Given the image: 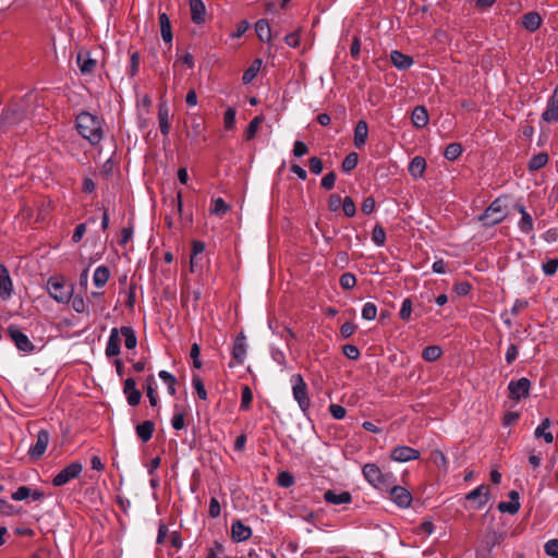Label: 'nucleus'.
Wrapping results in <instances>:
<instances>
[{
	"label": "nucleus",
	"instance_id": "obj_1",
	"mask_svg": "<svg viewBox=\"0 0 558 558\" xmlns=\"http://www.w3.org/2000/svg\"><path fill=\"white\" fill-rule=\"evenodd\" d=\"M75 128L92 146L98 145L104 138V120L88 111H81L76 116Z\"/></svg>",
	"mask_w": 558,
	"mask_h": 558
},
{
	"label": "nucleus",
	"instance_id": "obj_2",
	"mask_svg": "<svg viewBox=\"0 0 558 558\" xmlns=\"http://www.w3.org/2000/svg\"><path fill=\"white\" fill-rule=\"evenodd\" d=\"M362 474L369 485L380 492H388L389 487L397 483V477L393 473L383 472L376 463L364 464Z\"/></svg>",
	"mask_w": 558,
	"mask_h": 558
},
{
	"label": "nucleus",
	"instance_id": "obj_3",
	"mask_svg": "<svg viewBox=\"0 0 558 558\" xmlns=\"http://www.w3.org/2000/svg\"><path fill=\"white\" fill-rule=\"evenodd\" d=\"M505 207L504 201L498 197L489 204L482 215H480L478 220L484 227L498 225L507 217Z\"/></svg>",
	"mask_w": 558,
	"mask_h": 558
},
{
	"label": "nucleus",
	"instance_id": "obj_4",
	"mask_svg": "<svg viewBox=\"0 0 558 558\" xmlns=\"http://www.w3.org/2000/svg\"><path fill=\"white\" fill-rule=\"evenodd\" d=\"M292 393L294 400L298 402L301 411L306 414L311 407V399L308 397L307 385L304 381L301 374H294L291 376Z\"/></svg>",
	"mask_w": 558,
	"mask_h": 558
},
{
	"label": "nucleus",
	"instance_id": "obj_5",
	"mask_svg": "<svg viewBox=\"0 0 558 558\" xmlns=\"http://www.w3.org/2000/svg\"><path fill=\"white\" fill-rule=\"evenodd\" d=\"M47 291L52 299L62 303L68 302L72 294V288L59 278H50L47 281Z\"/></svg>",
	"mask_w": 558,
	"mask_h": 558
},
{
	"label": "nucleus",
	"instance_id": "obj_6",
	"mask_svg": "<svg viewBox=\"0 0 558 558\" xmlns=\"http://www.w3.org/2000/svg\"><path fill=\"white\" fill-rule=\"evenodd\" d=\"M83 471V464L78 461H74L62 469L53 478L52 485L56 487L63 486L70 481L78 477Z\"/></svg>",
	"mask_w": 558,
	"mask_h": 558
},
{
	"label": "nucleus",
	"instance_id": "obj_7",
	"mask_svg": "<svg viewBox=\"0 0 558 558\" xmlns=\"http://www.w3.org/2000/svg\"><path fill=\"white\" fill-rule=\"evenodd\" d=\"M390 499L399 507L407 509L411 506L413 500L412 494L404 487L397 485L395 483L388 489Z\"/></svg>",
	"mask_w": 558,
	"mask_h": 558
},
{
	"label": "nucleus",
	"instance_id": "obj_8",
	"mask_svg": "<svg viewBox=\"0 0 558 558\" xmlns=\"http://www.w3.org/2000/svg\"><path fill=\"white\" fill-rule=\"evenodd\" d=\"M530 389L531 380L526 377H522L518 380H511L508 384L509 397L513 400H520L529 397Z\"/></svg>",
	"mask_w": 558,
	"mask_h": 558
},
{
	"label": "nucleus",
	"instance_id": "obj_9",
	"mask_svg": "<svg viewBox=\"0 0 558 558\" xmlns=\"http://www.w3.org/2000/svg\"><path fill=\"white\" fill-rule=\"evenodd\" d=\"M8 333L20 351L32 352L34 345L28 337L16 326H9Z\"/></svg>",
	"mask_w": 558,
	"mask_h": 558
},
{
	"label": "nucleus",
	"instance_id": "obj_10",
	"mask_svg": "<svg viewBox=\"0 0 558 558\" xmlns=\"http://www.w3.org/2000/svg\"><path fill=\"white\" fill-rule=\"evenodd\" d=\"M420 451L409 446H397L391 450L390 458L397 462H408L418 459Z\"/></svg>",
	"mask_w": 558,
	"mask_h": 558
},
{
	"label": "nucleus",
	"instance_id": "obj_11",
	"mask_svg": "<svg viewBox=\"0 0 558 558\" xmlns=\"http://www.w3.org/2000/svg\"><path fill=\"white\" fill-rule=\"evenodd\" d=\"M123 393L130 407H136L142 399V392L136 388V381L133 377H129L123 383Z\"/></svg>",
	"mask_w": 558,
	"mask_h": 558
},
{
	"label": "nucleus",
	"instance_id": "obj_12",
	"mask_svg": "<svg viewBox=\"0 0 558 558\" xmlns=\"http://www.w3.org/2000/svg\"><path fill=\"white\" fill-rule=\"evenodd\" d=\"M246 356V342L245 336L243 332H240L233 342L232 347V360L235 362V365H242L244 363ZM230 367H233L234 364L230 363Z\"/></svg>",
	"mask_w": 558,
	"mask_h": 558
},
{
	"label": "nucleus",
	"instance_id": "obj_13",
	"mask_svg": "<svg viewBox=\"0 0 558 558\" xmlns=\"http://www.w3.org/2000/svg\"><path fill=\"white\" fill-rule=\"evenodd\" d=\"M542 119L547 123L558 121V88L555 87L553 95L547 100V107L542 113Z\"/></svg>",
	"mask_w": 558,
	"mask_h": 558
},
{
	"label": "nucleus",
	"instance_id": "obj_14",
	"mask_svg": "<svg viewBox=\"0 0 558 558\" xmlns=\"http://www.w3.org/2000/svg\"><path fill=\"white\" fill-rule=\"evenodd\" d=\"M465 498L468 500L475 501L477 504L476 509H481L489 500V486L482 484L466 494Z\"/></svg>",
	"mask_w": 558,
	"mask_h": 558
},
{
	"label": "nucleus",
	"instance_id": "obj_15",
	"mask_svg": "<svg viewBox=\"0 0 558 558\" xmlns=\"http://www.w3.org/2000/svg\"><path fill=\"white\" fill-rule=\"evenodd\" d=\"M120 328H112L106 345L105 354L108 359L117 356L121 352Z\"/></svg>",
	"mask_w": 558,
	"mask_h": 558
},
{
	"label": "nucleus",
	"instance_id": "obj_16",
	"mask_svg": "<svg viewBox=\"0 0 558 558\" xmlns=\"http://www.w3.org/2000/svg\"><path fill=\"white\" fill-rule=\"evenodd\" d=\"M76 62L83 74H93L97 68V61L92 58L87 50L77 53Z\"/></svg>",
	"mask_w": 558,
	"mask_h": 558
},
{
	"label": "nucleus",
	"instance_id": "obj_17",
	"mask_svg": "<svg viewBox=\"0 0 558 558\" xmlns=\"http://www.w3.org/2000/svg\"><path fill=\"white\" fill-rule=\"evenodd\" d=\"M252 536V529L243 524L241 520H235L231 524V538L234 542H244Z\"/></svg>",
	"mask_w": 558,
	"mask_h": 558
},
{
	"label": "nucleus",
	"instance_id": "obj_18",
	"mask_svg": "<svg viewBox=\"0 0 558 558\" xmlns=\"http://www.w3.org/2000/svg\"><path fill=\"white\" fill-rule=\"evenodd\" d=\"M514 208L521 215V219L518 223L520 231L524 234H529L534 229V222L532 216L526 211L524 205L517 203Z\"/></svg>",
	"mask_w": 558,
	"mask_h": 558
},
{
	"label": "nucleus",
	"instance_id": "obj_19",
	"mask_svg": "<svg viewBox=\"0 0 558 558\" xmlns=\"http://www.w3.org/2000/svg\"><path fill=\"white\" fill-rule=\"evenodd\" d=\"M159 129L163 136L170 133L169 106L166 100H161L158 105Z\"/></svg>",
	"mask_w": 558,
	"mask_h": 558
},
{
	"label": "nucleus",
	"instance_id": "obj_20",
	"mask_svg": "<svg viewBox=\"0 0 558 558\" xmlns=\"http://www.w3.org/2000/svg\"><path fill=\"white\" fill-rule=\"evenodd\" d=\"M390 60L393 66H396L400 71H405L410 69L414 63L413 58L411 56L405 54L399 50L391 51Z\"/></svg>",
	"mask_w": 558,
	"mask_h": 558
},
{
	"label": "nucleus",
	"instance_id": "obj_21",
	"mask_svg": "<svg viewBox=\"0 0 558 558\" xmlns=\"http://www.w3.org/2000/svg\"><path fill=\"white\" fill-rule=\"evenodd\" d=\"M368 137V125L365 120H360L354 128L353 143L357 149H361L366 144Z\"/></svg>",
	"mask_w": 558,
	"mask_h": 558
},
{
	"label": "nucleus",
	"instance_id": "obj_22",
	"mask_svg": "<svg viewBox=\"0 0 558 558\" xmlns=\"http://www.w3.org/2000/svg\"><path fill=\"white\" fill-rule=\"evenodd\" d=\"M324 500L331 505H343L352 501V495L349 492L337 493L336 490L328 489L324 493Z\"/></svg>",
	"mask_w": 558,
	"mask_h": 558
},
{
	"label": "nucleus",
	"instance_id": "obj_23",
	"mask_svg": "<svg viewBox=\"0 0 558 558\" xmlns=\"http://www.w3.org/2000/svg\"><path fill=\"white\" fill-rule=\"evenodd\" d=\"M191 20L195 24H203L206 16V8L203 0H189Z\"/></svg>",
	"mask_w": 558,
	"mask_h": 558
},
{
	"label": "nucleus",
	"instance_id": "obj_24",
	"mask_svg": "<svg viewBox=\"0 0 558 558\" xmlns=\"http://www.w3.org/2000/svg\"><path fill=\"white\" fill-rule=\"evenodd\" d=\"M12 281L8 268L0 264V296L7 300L11 296Z\"/></svg>",
	"mask_w": 558,
	"mask_h": 558
},
{
	"label": "nucleus",
	"instance_id": "obj_25",
	"mask_svg": "<svg viewBox=\"0 0 558 558\" xmlns=\"http://www.w3.org/2000/svg\"><path fill=\"white\" fill-rule=\"evenodd\" d=\"M158 20H159L160 34H161L162 40L166 44H171L172 39H173V34H172L171 22H170L168 14L166 12H160Z\"/></svg>",
	"mask_w": 558,
	"mask_h": 558
},
{
	"label": "nucleus",
	"instance_id": "obj_26",
	"mask_svg": "<svg viewBox=\"0 0 558 558\" xmlns=\"http://www.w3.org/2000/svg\"><path fill=\"white\" fill-rule=\"evenodd\" d=\"M155 432V423L150 420H146L135 427L136 436L143 441L147 442L151 439Z\"/></svg>",
	"mask_w": 558,
	"mask_h": 558
},
{
	"label": "nucleus",
	"instance_id": "obj_27",
	"mask_svg": "<svg viewBox=\"0 0 558 558\" xmlns=\"http://www.w3.org/2000/svg\"><path fill=\"white\" fill-rule=\"evenodd\" d=\"M551 426V421L549 417H545L542 423L535 428L534 436L539 439L543 438L546 444H551L554 441V435L548 429Z\"/></svg>",
	"mask_w": 558,
	"mask_h": 558
},
{
	"label": "nucleus",
	"instance_id": "obj_28",
	"mask_svg": "<svg viewBox=\"0 0 558 558\" xmlns=\"http://www.w3.org/2000/svg\"><path fill=\"white\" fill-rule=\"evenodd\" d=\"M543 19L538 12L532 11L527 12L522 17V25L525 29L530 32L537 31L542 25Z\"/></svg>",
	"mask_w": 558,
	"mask_h": 558
},
{
	"label": "nucleus",
	"instance_id": "obj_29",
	"mask_svg": "<svg viewBox=\"0 0 558 558\" xmlns=\"http://www.w3.org/2000/svg\"><path fill=\"white\" fill-rule=\"evenodd\" d=\"M411 120L413 125L417 129L426 126L429 121L426 108L424 106H416L412 111Z\"/></svg>",
	"mask_w": 558,
	"mask_h": 558
},
{
	"label": "nucleus",
	"instance_id": "obj_30",
	"mask_svg": "<svg viewBox=\"0 0 558 558\" xmlns=\"http://www.w3.org/2000/svg\"><path fill=\"white\" fill-rule=\"evenodd\" d=\"M549 161V156L547 153H538L536 155H533L529 162H527V169L531 172H535L544 168Z\"/></svg>",
	"mask_w": 558,
	"mask_h": 558
},
{
	"label": "nucleus",
	"instance_id": "obj_31",
	"mask_svg": "<svg viewBox=\"0 0 558 558\" xmlns=\"http://www.w3.org/2000/svg\"><path fill=\"white\" fill-rule=\"evenodd\" d=\"M144 388L146 390V396L149 400V404L154 408L157 407L158 405V393L156 390V380H155L154 375L147 376V378L145 379Z\"/></svg>",
	"mask_w": 558,
	"mask_h": 558
},
{
	"label": "nucleus",
	"instance_id": "obj_32",
	"mask_svg": "<svg viewBox=\"0 0 558 558\" xmlns=\"http://www.w3.org/2000/svg\"><path fill=\"white\" fill-rule=\"evenodd\" d=\"M426 169V161L423 157L416 156L414 157L409 165L408 171L409 173L417 179L423 177Z\"/></svg>",
	"mask_w": 558,
	"mask_h": 558
},
{
	"label": "nucleus",
	"instance_id": "obj_33",
	"mask_svg": "<svg viewBox=\"0 0 558 558\" xmlns=\"http://www.w3.org/2000/svg\"><path fill=\"white\" fill-rule=\"evenodd\" d=\"M255 32L259 40L266 43L271 40V29L267 20H258L255 23Z\"/></svg>",
	"mask_w": 558,
	"mask_h": 558
},
{
	"label": "nucleus",
	"instance_id": "obj_34",
	"mask_svg": "<svg viewBox=\"0 0 558 558\" xmlns=\"http://www.w3.org/2000/svg\"><path fill=\"white\" fill-rule=\"evenodd\" d=\"M109 277H110V270L107 266H98L95 271H94V276H93V281H94V284L97 287V288H102L109 280Z\"/></svg>",
	"mask_w": 558,
	"mask_h": 558
},
{
	"label": "nucleus",
	"instance_id": "obj_35",
	"mask_svg": "<svg viewBox=\"0 0 558 558\" xmlns=\"http://www.w3.org/2000/svg\"><path fill=\"white\" fill-rule=\"evenodd\" d=\"M121 336L124 338V345L126 349L133 350L137 345V337L134 329L130 326H122L120 328Z\"/></svg>",
	"mask_w": 558,
	"mask_h": 558
},
{
	"label": "nucleus",
	"instance_id": "obj_36",
	"mask_svg": "<svg viewBox=\"0 0 558 558\" xmlns=\"http://www.w3.org/2000/svg\"><path fill=\"white\" fill-rule=\"evenodd\" d=\"M264 120L265 117L263 114H258L251 120L244 133L245 141H252L255 137L258 128Z\"/></svg>",
	"mask_w": 558,
	"mask_h": 558
},
{
	"label": "nucleus",
	"instance_id": "obj_37",
	"mask_svg": "<svg viewBox=\"0 0 558 558\" xmlns=\"http://www.w3.org/2000/svg\"><path fill=\"white\" fill-rule=\"evenodd\" d=\"M260 66H262V60L255 59L251 63V65L244 71V73L242 75V82L244 84L251 83L256 77L257 73L260 70Z\"/></svg>",
	"mask_w": 558,
	"mask_h": 558
},
{
	"label": "nucleus",
	"instance_id": "obj_38",
	"mask_svg": "<svg viewBox=\"0 0 558 558\" xmlns=\"http://www.w3.org/2000/svg\"><path fill=\"white\" fill-rule=\"evenodd\" d=\"M50 440V435L48 430L40 429L37 433V458L41 457L48 447Z\"/></svg>",
	"mask_w": 558,
	"mask_h": 558
},
{
	"label": "nucleus",
	"instance_id": "obj_39",
	"mask_svg": "<svg viewBox=\"0 0 558 558\" xmlns=\"http://www.w3.org/2000/svg\"><path fill=\"white\" fill-rule=\"evenodd\" d=\"M441 354L442 350L439 345H428L423 350L422 357L426 362H435L441 356Z\"/></svg>",
	"mask_w": 558,
	"mask_h": 558
},
{
	"label": "nucleus",
	"instance_id": "obj_40",
	"mask_svg": "<svg viewBox=\"0 0 558 558\" xmlns=\"http://www.w3.org/2000/svg\"><path fill=\"white\" fill-rule=\"evenodd\" d=\"M463 151L462 145L460 143H451L447 145L444 157L450 161L458 159Z\"/></svg>",
	"mask_w": 558,
	"mask_h": 558
},
{
	"label": "nucleus",
	"instance_id": "obj_41",
	"mask_svg": "<svg viewBox=\"0 0 558 558\" xmlns=\"http://www.w3.org/2000/svg\"><path fill=\"white\" fill-rule=\"evenodd\" d=\"M158 376L167 385L169 395L174 396L177 384L175 377L168 371H160Z\"/></svg>",
	"mask_w": 558,
	"mask_h": 558
},
{
	"label": "nucleus",
	"instance_id": "obj_42",
	"mask_svg": "<svg viewBox=\"0 0 558 558\" xmlns=\"http://www.w3.org/2000/svg\"><path fill=\"white\" fill-rule=\"evenodd\" d=\"M252 400H253L252 389L247 385L243 386L242 390H241L240 410L247 411L251 408Z\"/></svg>",
	"mask_w": 558,
	"mask_h": 558
},
{
	"label": "nucleus",
	"instance_id": "obj_43",
	"mask_svg": "<svg viewBox=\"0 0 558 558\" xmlns=\"http://www.w3.org/2000/svg\"><path fill=\"white\" fill-rule=\"evenodd\" d=\"M359 155L356 153H350L345 156L341 163V168L343 172H350L357 166Z\"/></svg>",
	"mask_w": 558,
	"mask_h": 558
},
{
	"label": "nucleus",
	"instance_id": "obj_44",
	"mask_svg": "<svg viewBox=\"0 0 558 558\" xmlns=\"http://www.w3.org/2000/svg\"><path fill=\"white\" fill-rule=\"evenodd\" d=\"M372 240L373 242L377 245V246H384L385 245V242H386V231L385 229L383 228V226H380L379 223H377L374 229H373V232H372Z\"/></svg>",
	"mask_w": 558,
	"mask_h": 558
},
{
	"label": "nucleus",
	"instance_id": "obj_45",
	"mask_svg": "<svg viewBox=\"0 0 558 558\" xmlns=\"http://www.w3.org/2000/svg\"><path fill=\"white\" fill-rule=\"evenodd\" d=\"M230 210V206L225 202L223 198L217 197L214 199V205L211 208V214L217 216H223Z\"/></svg>",
	"mask_w": 558,
	"mask_h": 558
},
{
	"label": "nucleus",
	"instance_id": "obj_46",
	"mask_svg": "<svg viewBox=\"0 0 558 558\" xmlns=\"http://www.w3.org/2000/svg\"><path fill=\"white\" fill-rule=\"evenodd\" d=\"M430 460L436 466L441 468V469H447L448 461H447L445 453L441 450H439V449L433 450L430 452Z\"/></svg>",
	"mask_w": 558,
	"mask_h": 558
},
{
	"label": "nucleus",
	"instance_id": "obj_47",
	"mask_svg": "<svg viewBox=\"0 0 558 558\" xmlns=\"http://www.w3.org/2000/svg\"><path fill=\"white\" fill-rule=\"evenodd\" d=\"M520 501H501L498 504V510L502 513L515 514L520 510Z\"/></svg>",
	"mask_w": 558,
	"mask_h": 558
},
{
	"label": "nucleus",
	"instance_id": "obj_48",
	"mask_svg": "<svg viewBox=\"0 0 558 558\" xmlns=\"http://www.w3.org/2000/svg\"><path fill=\"white\" fill-rule=\"evenodd\" d=\"M192 385L196 390V393L201 400H207V391L205 389L204 383L198 375H193Z\"/></svg>",
	"mask_w": 558,
	"mask_h": 558
},
{
	"label": "nucleus",
	"instance_id": "obj_49",
	"mask_svg": "<svg viewBox=\"0 0 558 558\" xmlns=\"http://www.w3.org/2000/svg\"><path fill=\"white\" fill-rule=\"evenodd\" d=\"M339 282L343 290H351L356 286V278L351 272H344L341 275Z\"/></svg>",
	"mask_w": 558,
	"mask_h": 558
},
{
	"label": "nucleus",
	"instance_id": "obj_50",
	"mask_svg": "<svg viewBox=\"0 0 558 558\" xmlns=\"http://www.w3.org/2000/svg\"><path fill=\"white\" fill-rule=\"evenodd\" d=\"M277 481H278V485L283 488L291 487L295 482L294 476L288 471L280 472L278 474Z\"/></svg>",
	"mask_w": 558,
	"mask_h": 558
},
{
	"label": "nucleus",
	"instance_id": "obj_51",
	"mask_svg": "<svg viewBox=\"0 0 558 558\" xmlns=\"http://www.w3.org/2000/svg\"><path fill=\"white\" fill-rule=\"evenodd\" d=\"M341 205H342L343 214L347 217L351 218V217L355 216V214H356V206H355L353 199L350 196H345L342 199Z\"/></svg>",
	"mask_w": 558,
	"mask_h": 558
},
{
	"label": "nucleus",
	"instance_id": "obj_52",
	"mask_svg": "<svg viewBox=\"0 0 558 558\" xmlns=\"http://www.w3.org/2000/svg\"><path fill=\"white\" fill-rule=\"evenodd\" d=\"M412 314V301L410 298L403 300L399 316L402 320L409 322L411 319Z\"/></svg>",
	"mask_w": 558,
	"mask_h": 558
},
{
	"label": "nucleus",
	"instance_id": "obj_53",
	"mask_svg": "<svg viewBox=\"0 0 558 558\" xmlns=\"http://www.w3.org/2000/svg\"><path fill=\"white\" fill-rule=\"evenodd\" d=\"M376 315H377V306L372 302L365 303L362 308V317L365 320H374L376 318Z\"/></svg>",
	"mask_w": 558,
	"mask_h": 558
},
{
	"label": "nucleus",
	"instance_id": "obj_54",
	"mask_svg": "<svg viewBox=\"0 0 558 558\" xmlns=\"http://www.w3.org/2000/svg\"><path fill=\"white\" fill-rule=\"evenodd\" d=\"M342 353L351 361L359 360L361 355L359 348L354 344H344L342 347Z\"/></svg>",
	"mask_w": 558,
	"mask_h": 558
},
{
	"label": "nucleus",
	"instance_id": "obj_55",
	"mask_svg": "<svg viewBox=\"0 0 558 558\" xmlns=\"http://www.w3.org/2000/svg\"><path fill=\"white\" fill-rule=\"evenodd\" d=\"M236 110L232 107H228L225 111L223 122L227 130H232L235 125Z\"/></svg>",
	"mask_w": 558,
	"mask_h": 558
},
{
	"label": "nucleus",
	"instance_id": "obj_56",
	"mask_svg": "<svg viewBox=\"0 0 558 558\" xmlns=\"http://www.w3.org/2000/svg\"><path fill=\"white\" fill-rule=\"evenodd\" d=\"M140 53L138 51H134L130 57V69H129V75L131 77H134L138 71H140Z\"/></svg>",
	"mask_w": 558,
	"mask_h": 558
},
{
	"label": "nucleus",
	"instance_id": "obj_57",
	"mask_svg": "<svg viewBox=\"0 0 558 558\" xmlns=\"http://www.w3.org/2000/svg\"><path fill=\"white\" fill-rule=\"evenodd\" d=\"M472 288L469 281H461L453 284V291L460 296L468 295L472 291Z\"/></svg>",
	"mask_w": 558,
	"mask_h": 558
},
{
	"label": "nucleus",
	"instance_id": "obj_58",
	"mask_svg": "<svg viewBox=\"0 0 558 558\" xmlns=\"http://www.w3.org/2000/svg\"><path fill=\"white\" fill-rule=\"evenodd\" d=\"M542 269L546 276H553L558 270V258H550L543 264Z\"/></svg>",
	"mask_w": 558,
	"mask_h": 558
},
{
	"label": "nucleus",
	"instance_id": "obj_59",
	"mask_svg": "<svg viewBox=\"0 0 558 558\" xmlns=\"http://www.w3.org/2000/svg\"><path fill=\"white\" fill-rule=\"evenodd\" d=\"M546 555L558 558V538L549 539L544 546Z\"/></svg>",
	"mask_w": 558,
	"mask_h": 558
},
{
	"label": "nucleus",
	"instance_id": "obj_60",
	"mask_svg": "<svg viewBox=\"0 0 558 558\" xmlns=\"http://www.w3.org/2000/svg\"><path fill=\"white\" fill-rule=\"evenodd\" d=\"M308 153V146L302 141H295L293 144L292 154L296 158H301Z\"/></svg>",
	"mask_w": 558,
	"mask_h": 558
},
{
	"label": "nucleus",
	"instance_id": "obj_61",
	"mask_svg": "<svg viewBox=\"0 0 558 558\" xmlns=\"http://www.w3.org/2000/svg\"><path fill=\"white\" fill-rule=\"evenodd\" d=\"M336 179H337V175L333 171L327 173L320 181V186L326 190V191H330L333 189L335 186V182H336Z\"/></svg>",
	"mask_w": 558,
	"mask_h": 558
},
{
	"label": "nucleus",
	"instance_id": "obj_62",
	"mask_svg": "<svg viewBox=\"0 0 558 558\" xmlns=\"http://www.w3.org/2000/svg\"><path fill=\"white\" fill-rule=\"evenodd\" d=\"M171 426L173 427V429L175 430H181L184 428L185 426V416H184V413L182 412H179V413H174L172 418H171Z\"/></svg>",
	"mask_w": 558,
	"mask_h": 558
},
{
	"label": "nucleus",
	"instance_id": "obj_63",
	"mask_svg": "<svg viewBox=\"0 0 558 558\" xmlns=\"http://www.w3.org/2000/svg\"><path fill=\"white\" fill-rule=\"evenodd\" d=\"M329 413L335 420H342L347 414V410L342 405L332 403L329 405Z\"/></svg>",
	"mask_w": 558,
	"mask_h": 558
},
{
	"label": "nucleus",
	"instance_id": "obj_64",
	"mask_svg": "<svg viewBox=\"0 0 558 558\" xmlns=\"http://www.w3.org/2000/svg\"><path fill=\"white\" fill-rule=\"evenodd\" d=\"M225 551V546L219 541H215L213 546L208 548V555L206 558H218L219 554Z\"/></svg>",
	"mask_w": 558,
	"mask_h": 558
}]
</instances>
